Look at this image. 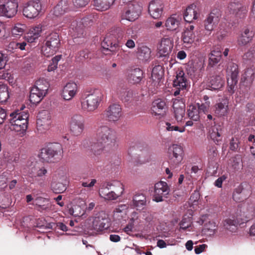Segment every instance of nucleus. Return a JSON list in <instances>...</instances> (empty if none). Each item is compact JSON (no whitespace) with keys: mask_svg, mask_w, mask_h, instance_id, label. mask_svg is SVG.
Instances as JSON below:
<instances>
[{"mask_svg":"<svg viewBox=\"0 0 255 255\" xmlns=\"http://www.w3.org/2000/svg\"><path fill=\"white\" fill-rule=\"evenodd\" d=\"M98 142L93 143L90 150L95 156L110 152L115 147L116 135L115 131L107 126H102L97 130Z\"/></svg>","mask_w":255,"mask_h":255,"instance_id":"f257e3e1","label":"nucleus"},{"mask_svg":"<svg viewBox=\"0 0 255 255\" xmlns=\"http://www.w3.org/2000/svg\"><path fill=\"white\" fill-rule=\"evenodd\" d=\"M255 216V209L252 206L249 211L243 212L240 215H237L236 218L233 217L232 218L225 219L223 222V225L226 229L234 232L236 231L239 225L249 221L253 219Z\"/></svg>","mask_w":255,"mask_h":255,"instance_id":"f03ea898","label":"nucleus"},{"mask_svg":"<svg viewBox=\"0 0 255 255\" xmlns=\"http://www.w3.org/2000/svg\"><path fill=\"white\" fill-rule=\"evenodd\" d=\"M102 100V94L99 91L85 94L80 98L81 110L84 112H92L98 109Z\"/></svg>","mask_w":255,"mask_h":255,"instance_id":"7ed1b4c3","label":"nucleus"},{"mask_svg":"<svg viewBox=\"0 0 255 255\" xmlns=\"http://www.w3.org/2000/svg\"><path fill=\"white\" fill-rule=\"evenodd\" d=\"M10 117V128L20 133L25 132L28 126V114L25 112L16 111L11 113Z\"/></svg>","mask_w":255,"mask_h":255,"instance_id":"20e7f679","label":"nucleus"},{"mask_svg":"<svg viewBox=\"0 0 255 255\" xmlns=\"http://www.w3.org/2000/svg\"><path fill=\"white\" fill-rule=\"evenodd\" d=\"M62 153V147L59 143H51L41 149L38 156L42 162H54L56 158H60Z\"/></svg>","mask_w":255,"mask_h":255,"instance_id":"39448f33","label":"nucleus"},{"mask_svg":"<svg viewBox=\"0 0 255 255\" xmlns=\"http://www.w3.org/2000/svg\"><path fill=\"white\" fill-rule=\"evenodd\" d=\"M60 46V40L58 33L52 32L46 36L44 45L41 48V52L44 56L49 57L59 50Z\"/></svg>","mask_w":255,"mask_h":255,"instance_id":"423d86ee","label":"nucleus"},{"mask_svg":"<svg viewBox=\"0 0 255 255\" xmlns=\"http://www.w3.org/2000/svg\"><path fill=\"white\" fill-rule=\"evenodd\" d=\"M209 103L200 104L195 103L189 105L187 108V115L190 120L198 121L206 114L209 113Z\"/></svg>","mask_w":255,"mask_h":255,"instance_id":"0eeeda50","label":"nucleus"},{"mask_svg":"<svg viewBox=\"0 0 255 255\" xmlns=\"http://www.w3.org/2000/svg\"><path fill=\"white\" fill-rule=\"evenodd\" d=\"M221 13L219 9H213L204 21L205 35L209 36L218 24Z\"/></svg>","mask_w":255,"mask_h":255,"instance_id":"6e6552de","label":"nucleus"},{"mask_svg":"<svg viewBox=\"0 0 255 255\" xmlns=\"http://www.w3.org/2000/svg\"><path fill=\"white\" fill-rule=\"evenodd\" d=\"M69 125L71 134L74 136H79L85 129V119L81 114H74L71 117Z\"/></svg>","mask_w":255,"mask_h":255,"instance_id":"1a4fd4ad","label":"nucleus"},{"mask_svg":"<svg viewBox=\"0 0 255 255\" xmlns=\"http://www.w3.org/2000/svg\"><path fill=\"white\" fill-rule=\"evenodd\" d=\"M173 86L175 88L174 95H184L187 88L190 86L189 82L182 70L177 72L176 79L173 81Z\"/></svg>","mask_w":255,"mask_h":255,"instance_id":"9d476101","label":"nucleus"},{"mask_svg":"<svg viewBox=\"0 0 255 255\" xmlns=\"http://www.w3.org/2000/svg\"><path fill=\"white\" fill-rule=\"evenodd\" d=\"M247 7L239 2H231L226 10V14L229 18L233 17L237 19H243L247 16Z\"/></svg>","mask_w":255,"mask_h":255,"instance_id":"9b49d317","label":"nucleus"},{"mask_svg":"<svg viewBox=\"0 0 255 255\" xmlns=\"http://www.w3.org/2000/svg\"><path fill=\"white\" fill-rule=\"evenodd\" d=\"M52 123V116L48 111L43 110L39 113L36 124L39 133H45L51 128Z\"/></svg>","mask_w":255,"mask_h":255,"instance_id":"f8f14e48","label":"nucleus"},{"mask_svg":"<svg viewBox=\"0 0 255 255\" xmlns=\"http://www.w3.org/2000/svg\"><path fill=\"white\" fill-rule=\"evenodd\" d=\"M123 115L121 106L117 104L110 105L103 113V118L110 122L118 121Z\"/></svg>","mask_w":255,"mask_h":255,"instance_id":"ddd939ff","label":"nucleus"},{"mask_svg":"<svg viewBox=\"0 0 255 255\" xmlns=\"http://www.w3.org/2000/svg\"><path fill=\"white\" fill-rule=\"evenodd\" d=\"M170 189L168 184L164 181H160L155 184L153 200L156 202L163 201V198H168Z\"/></svg>","mask_w":255,"mask_h":255,"instance_id":"4468645a","label":"nucleus"},{"mask_svg":"<svg viewBox=\"0 0 255 255\" xmlns=\"http://www.w3.org/2000/svg\"><path fill=\"white\" fill-rule=\"evenodd\" d=\"M41 9V3L40 0H30L25 4L23 14L28 18H34L38 16Z\"/></svg>","mask_w":255,"mask_h":255,"instance_id":"2eb2a0df","label":"nucleus"},{"mask_svg":"<svg viewBox=\"0 0 255 255\" xmlns=\"http://www.w3.org/2000/svg\"><path fill=\"white\" fill-rule=\"evenodd\" d=\"M142 7L137 2L129 3L125 8L122 17L128 21H133L136 19L141 13Z\"/></svg>","mask_w":255,"mask_h":255,"instance_id":"dca6fc26","label":"nucleus"},{"mask_svg":"<svg viewBox=\"0 0 255 255\" xmlns=\"http://www.w3.org/2000/svg\"><path fill=\"white\" fill-rule=\"evenodd\" d=\"M183 150L181 146L173 144L168 150L169 163L172 166H176L181 162L183 159Z\"/></svg>","mask_w":255,"mask_h":255,"instance_id":"f3484780","label":"nucleus"},{"mask_svg":"<svg viewBox=\"0 0 255 255\" xmlns=\"http://www.w3.org/2000/svg\"><path fill=\"white\" fill-rule=\"evenodd\" d=\"M18 6L16 0H7L0 4V14L7 18H12L17 13Z\"/></svg>","mask_w":255,"mask_h":255,"instance_id":"a211bd4d","label":"nucleus"},{"mask_svg":"<svg viewBox=\"0 0 255 255\" xmlns=\"http://www.w3.org/2000/svg\"><path fill=\"white\" fill-rule=\"evenodd\" d=\"M111 36L108 34L101 43L102 51L105 54H114L120 49L118 41L114 38L112 40Z\"/></svg>","mask_w":255,"mask_h":255,"instance_id":"6ab92c4d","label":"nucleus"},{"mask_svg":"<svg viewBox=\"0 0 255 255\" xmlns=\"http://www.w3.org/2000/svg\"><path fill=\"white\" fill-rule=\"evenodd\" d=\"M251 186L246 183L242 184L237 187L233 194V198L237 202L246 199L252 194Z\"/></svg>","mask_w":255,"mask_h":255,"instance_id":"aec40b11","label":"nucleus"},{"mask_svg":"<svg viewBox=\"0 0 255 255\" xmlns=\"http://www.w3.org/2000/svg\"><path fill=\"white\" fill-rule=\"evenodd\" d=\"M224 84L223 78L216 73L210 75L205 81L206 88L211 90H220L223 87Z\"/></svg>","mask_w":255,"mask_h":255,"instance_id":"412c9836","label":"nucleus"},{"mask_svg":"<svg viewBox=\"0 0 255 255\" xmlns=\"http://www.w3.org/2000/svg\"><path fill=\"white\" fill-rule=\"evenodd\" d=\"M47 173V170L44 166H40L38 163H35L29 168L28 175L32 179L33 181H38L40 178L42 179Z\"/></svg>","mask_w":255,"mask_h":255,"instance_id":"4be33fe9","label":"nucleus"},{"mask_svg":"<svg viewBox=\"0 0 255 255\" xmlns=\"http://www.w3.org/2000/svg\"><path fill=\"white\" fill-rule=\"evenodd\" d=\"M164 5L159 0H153L148 5V13L154 19L160 18L162 14Z\"/></svg>","mask_w":255,"mask_h":255,"instance_id":"5701e85b","label":"nucleus"},{"mask_svg":"<svg viewBox=\"0 0 255 255\" xmlns=\"http://www.w3.org/2000/svg\"><path fill=\"white\" fill-rule=\"evenodd\" d=\"M78 92V86L74 82L67 83L63 87L61 96L65 100H71Z\"/></svg>","mask_w":255,"mask_h":255,"instance_id":"b1692460","label":"nucleus"},{"mask_svg":"<svg viewBox=\"0 0 255 255\" xmlns=\"http://www.w3.org/2000/svg\"><path fill=\"white\" fill-rule=\"evenodd\" d=\"M173 46V42L170 38H162L158 47L159 56L166 58L171 52Z\"/></svg>","mask_w":255,"mask_h":255,"instance_id":"393cba45","label":"nucleus"},{"mask_svg":"<svg viewBox=\"0 0 255 255\" xmlns=\"http://www.w3.org/2000/svg\"><path fill=\"white\" fill-rule=\"evenodd\" d=\"M84 25L81 21L73 20L71 24L69 32L74 38L83 37L85 35Z\"/></svg>","mask_w":255,"mask_h":255,"instance_id":"a878e982","label":"nucleus"},{"mask_svg":"<svg viewBox=\"0 0 255 255\" xmlns=\"http://www.w3.org/2000/svg\"><path fill=\"white\" fill-rule=\"evenodd\" d=\"M254 36L253 31L248 28L244 29L237 39V42L240 46H245L250 43Z\"/></svg>","mask_w":255,"mask_h":255,"instance_id":"bb28decb","label":"nucleus"},{"mask_svg":"<svg viewBox=\"0 0 255 255\" xmlns=\"http://www.w3.org/2000/svg\"><path fill=\"white\" fill-rule=\"evenodd\" d=\"M255 68L253 65L252 67L246 69L244 74L241 78L242 82L246 87H250L255 79Z\"/></svg>","mask_w":255,"mask_h":255,"instance_id":"cd10ccee","label":"nucleus"},{"mask_svg":"<svg viewBox=\"0 0 255 255\" xmlns=\"http://www.w3.org/2000/svg\"><path fill=\"white\" fill-rule=\"evenodd\" d=\"M166 109V105L163 100L158 99L152 102L151 110L155 115H164Z\"/></svg>","mask_w":255,"mask_h":255,"instance_id":"c85d7f7f","label":"nucleus"},{"mask_svg":"<svg viewBox=\"0 0 255 255\" xmlns=\"http://www.w3.org/2000/svg\"><path fill=\"white\" fill-rule=\"evenodd\" d=\"M199 15L196 5L192 4L186 8L184 13V18L186 22L190 23L194 19H197Z\"/></svg>","mask_w":255,"mask_h":255,"instance_id":"c756f323","label":"nucleus"},{"mask_svg":"<svg viewBox=\"0 0 255 255\" xmlns=\"http://www.w3.org/2000/svg\"><path fill=\"white\" fill-rule=\"evenodd\" d=\"M33 205H35L36 209L41 212L50 210L51 206L48 199L41 197L35 199Z\"/></svg>","mask_w":255,"mask_h":255,"instance_id":"7c9ffc66","label":"nucleus"},{"mask_svg":"<svg viewBox=\"0 0 255 255\" xmlns=\"http://www.w3.org/2000/svg\"><path fill=\"white\" fill-rule=\"evenodd\" d=\"M145 196L141 193H136L133 197L130 206L135 208L137 210L142 209L146 205Z\"/></svg>","mask_w":255,"mask_h":255,"instance_id":"2f4dec72","label":"nucleus"},{"mask_svg":"<svg viewBox=\"0 0 255 255\" xmlns=\"http://www.w3.org/2000/svg\"><path fill=\"white\" fill-rule=\"evenodd\" d=\"M42 30L43 26L41 24H38L31 27L27 33V36H26L27 41L29 43L33 42L40 37Z\"/></svg>","mask_w":255,"mask_h":255,"instance_id":"473e14b6","label":"nucleus"},{"mask_svg":"<svg viewBox=\"0 0 255 255\" xmlns=\"http://www.w3.org/2000/svg\"><path fill=\"white\" fill-rule=\"evenodd\" d=\"M179 102V101H176L175 100L173 103V108L175 119L178 122H180L182 120L185 115V105L182 102H181V105H179L178 103Z\"/></svg>","mask_w":255,"mask_h":255,"instance_id":"72a5a7b5","label":"nucleus"},{"mask_svg":"<svg viewBox=\"0 0 255 255\" xmlns=\"http://www.w3.org/2000/svg\"><path fill=\"white\" fill-rule=\"evenodd\" d=\"M215 113L218 116H226L228 113L229 102L227 99H224L222 102L217 103L215 106Z\"/></svg>","mask_w":255,"mask_h":255,"instance_id":"f704fd0d","label":"nucleus"},{"mask_svg":"<svg viewBox=\"0 0 255 255\" xmlns=\"http://www.w3.org/2000/svg\"><path fill=\"white\" fill-rule=\"evenodd\" d=\"M143 71L139 68H135L131 70L128 75V79L130 82L133 84L139 83L143 78Z\"/></svg>","mask_w":255,"mask_h":255,"instance_id":"c9c22d12","label":"nucleus"},{"mask_svg":"<svg viewBox=\"0 0 255 255\" xmlns=\"http://www.w3.org/2000/svg\"><path fill=\"white\" fill-rule=\"evenodd\" d=\"M116 94L118 97L123 101H128L133 96V92L131 90H127L125 87H118L116 90Z\"/></svg>","mask_w":255,"mask_h":255,"instance_id":"e433bc0d","label":"nucleus"},{"mask_svg":"<svg viewBox=\"0 0 255 255\" xmlns=\"http://www.w3.org/2000/svg\"><path fill=\"white\" fill-rule=\"evenodd\" d=\"M115 0H94V6L99 11H105L113 4Z\"/></svg>","mask_w":255,"mask_h":255,"instance_id":"4c0bfd02","label":"nucleus"},{"mask_svg":"<svg viewBox=\"0 0 255 255\" xmlns=\"http://www.w3.org/2000/svg\"><path fill=\"white\" fill-rule=\"evenodd\" d=\"M151 50L146 46H141L137 48L136 56L141 61H147L150 57Z\"/></svg>","mask_w":255,"mask_h":255,"instance_id":"58836bf2","label":"nucleus"},{"mask_svg":"<svg viewBox=\"0 0 255 255\" xmlns=\"http://www.w3.org/2000/svg\"><path fill=\"white\" fill-rule=\"evenodd\" d=\"M44 96L45 95L38 91L36 88L32 87L30 92L29 100L31 104L36 105L42 100Z\"/></svg>","mask_w":255,"mask_h":255,"instance_id":"ea45409f","label":"nucleus"},{"mask_svg":"<svg viewBox=\"0 0 255 255\" xmlns=\"http://www.w3.org/2000/svg\"><path fill=\"white\" fill-rule=\"evenodd\" d=\"M107 219L101 218L100 217H96L93 222V229L96 231H102L104 229L108 228V226L106 225Z\"/></svg>","mask_w":255,"mask_h":255,"instance_id":"a19ab883","label":"nucleus"},{"mask_svg":"<svg viewBox=\"0 0 255 255\" xmlns=\"http://www.w3.org/2000/svg\"><path fill=\"white\" fill-rule=\"evenodd\" d=\"M99 194L102 198L107 200H115L119 197L107 186L102 188L99 191Z\"/></svg>","mask_w":255,"mask_h":255,"instance_id":"79ce46f5","label":"nucleus"},{"mask_svg":"<svg viewBox=\"0 0 255 255\" xmlns=\"http://www.w3.org/2000/svg\"><path fill=\"white\" fill-rule=\"evenodd\" d=\"M107 186L109 189L113 191L116 194L120 197L124 192V185L122 182L119 181H114L112 183H108Z\"/></svg>","mask_w":255,"mask_h":255,"instance_id":"37998d69","label":"nucleus"},{"mask_svg":"<svg viewBox=\"0 0 255 255\" xmlns=\"http://www.w3.org/2000/svg\"><path fill=\"white\" fill-rule=\"evenodd\" d=\"M222 130L219 126L214 125L209 130V134L210 138L214 142H218L221 140Z\"/></svg>","mask_w":255,"mask_h":255,"instance_id":"c03bdc74","label":"nucleus"},{"mask_svg":"<svg viewBox=\"0 0 255 255\" xmlns=\"http://www.w3.org/2000/svg\"><path fill=\"white\" fill-rule=\"evenodd\" d=\"M195 38L194 32L184 31L182 33L181 39L185 46H190L194 42Z\"/></svg>","mask_w":255,"mask_h":255,"instance_id":"a18cd8bd","label":"nucleus"},{"mask_svg":"<svg viewBox=\"0 0 255 255\" xmlns=\"http://www.w3.org/2000/svg\"><path fill=\"white\" fill-rule=\"evenodd\" d=\"M49 87V82L47 80L44 79H40L36 82V85L33 87L38 90L40 93L46 95Z\"/></svg>","mask_w":255,"mask_h":255,"instance_id":"49530a36","label":"nucleus"},{"mask_svg":"<svg viewBox=\"0 0 255 255\" xmlns=\"http://www.w3.org/2000/svg\"><path fill=\"white\" fill-rule=\"evenodd\" d=\"M221 52L212 50L209 55V65L213 67L219 62L221 59Z\"/></svg>","mask_w":255,"mask_h":255,"instance_id":"de8ad7c7","label":"nucleus"},{"mask_svg":"<svg viewBox=\"0 0 255 255\" xmlns=\"http://www.w3.org/2000/svg\"><path fill=\"white\" fill-rule=\"evenodd\" d=\"M227 72L229 78L238 79L239 70L238 66L233 62H230L228 64Z\"/></svg>","mask_w":255,"mask_h":255,"instance_id":"09e8293b","label":"nucleus"},{"mask_svg":"<svg viewBox=\"0 0 255 255\" xmlns=\"http://www.w3.org/2000/svg\"><path fill=\"white\" fill-rule=\"evenodd\" d=\"M64 179H66V177H64ZM67 181L66 179L64 180V182H52L51 184V187L54 192L57 193H62L66 189Z\"/></svg>","mask_w":255,"mask_h":255,"instance_id":"8fccbe9b","label":"nucleus"},{"mask_svg":"<svg viewBox=\"0 0 255 255\" xmlns=\"http://www.w3.org/2000/svg\"><path fill=\"white\" fill-rule=\"evenodd\" d=\"M179 21L173 16L169 17L165 22V26L167 30H174L177 28Z\"/></svg>","mask_w":255,"mask_h":255,"instance_id":"3c124183","label":"nucleus"},{"mask_svg":"<svg viewBox=\"0 0 255 255\" xmlns=\"http://www.w3.org/2000/svg\"><path fill=\"white\" fill-rule=\"evenodd\" d=\"M9 97L7 86L0 83V103L6 102Z\"/></svg>","mask_w":255,"mask_h":255,"instance_id":"603ef678","label":"nucleus"},{"mask_svg":"<svg viewBox=\"0 0 255 255\" xmlns=\"http://www.w3.org/2000/svg\"><path fill=\"white\" fill-rule=\"evenodd\" d=\"M25 38L26 39L23 41L19 40L16 42H13L11 43L10 45L14 47L15 49H20V50L28 49L30 45L28 44L29 42L27 41V37H25Z\"/></svg>","mask_w":255,"mask_h":255,"instance_id":"864d4df0","label":"nucleus"},{"mask_svg":"<svg viewBox=\"0 0 255 255\" xmlns=\"http://www.w3.org/2000/svg\"><path fill=\"white\" fill-rule=\"evenodd\" d=\"M165 128L169 131H178L180 132H183L185 130V127H179L174 124L168 122L165 123Z\"/></svg>","mask_w":255,"mask_h":255,"instance_id":"5fc2aeb1","label":"nucleus"},{"mask_svg":"<svg viewBox=\"0 0 255 255\" xmlns=\"http://www.w3.org/2000/svg\"><path fill=\"white\" fill-rule=\"evenodd\" d=\"M163 75V69L160 65H157L153 67L151 76L158 80L161 79Z\"/></svg>","mask_w":255,"mask_h":255,"instance_id":"6e6d98bb","label":"nucleus"},{"mask_svg":"<svg viewBox=\"0 0 255 255\" xmlns=\"http://www.w3.org/2000/svg\"><path fill=\"white\" fill-rule=\"evenodd\" d=\"M125 32V29L122 27H115L112 30L111 33H109L111 36H114V39L117 41L118 39L123 37Z\"/></svg>","mask_w":255,"mask_h":255,"instance_id":"4d7b16f0","label":"nucleus"},{"mask_svg":"<svg viewBox=\"0 0 255 255\" xmlns=\"http://www.w3.org/2000/svg\"><path fill=\"white\" fill-rule=\"evenodd\" d=\"M24 25L16 24L11 29V33L13 36L17 37L22 35L24 31Z\"/></svg>","mask_w":255,"mask_h":255,"instance_id":"13d9d810","label":"nucleus"},{"mask_svg":"<svg viewBox=\"0 0 255 255\" xmlns=\"http://www.w3.org/2000/svg\"><path fill=\"white\" fill-rule=\"evenodd\" d=\"M237 82L238 79H237L228 78L227 90L231 95L234 93Z\"/></svg>","mask_w":255,"mask_h":255,"instance_id":"bf43d9fd","label":"nucleus"},{"mask_svg":"<svg viewBox=\"0 0 255 255\" xmlns=\"http://www.w3.org/2000/svg\"><path fill=\"white\" fill-rule=\"evenodd\" d=\"M69 213L75 217H80L84 214V211L79 205H74L69 209Z\"/></svg>","mask_w":255,"mask_h":255,"instance_id":"052dcab7","label":"nucleus"},{"mask_svg":"<svg viewBox=\"0 0 255 255\" xmlns=\"http://www.w3.org/2000/svg\"><path fill=\"white\" fill-rule=\"evenodd\" d=\"M240 143L239 138L235 137H233L230 142L229 148L233 151H237L239 149V144Z\"/></svg>","mask_w":255,"mask_h":255,"instance_id":"680f3d73","label":"nucleus"},{"mask_svg":"<svg viewBox=\"0 0 255 255\" xmlns=\"http://www.w3.org/2000/svg\"><path fill=\"white\" fill-rule=\"evenodd\" d=\"M243 58L246 61H250L251 63H255V54L251 50L244 54Z\"/></svg>","mask_w":255,"mask_h":255,"instance_id":"e2e57ef3","label":"nucleus"},{"mask_svg":"<svg viewBox=\"0 0 255 255\" xmlns=\"http://www.w3.org/2000/svg\"><path fill=\"white\" fill-rule=\"evenodd\" d=\"M62 7L63 10H64L66 12L69 10V2L68 0H61L57 4V8Z\"/></svg>","mask_w":255,"mask_h":255,"instance_id":"0e129e2a","label":"nucleus"},{"mask_svg":"<svg viewBox=\"0 0 255 255\" xmlns=\"http://www.w3.org/2000/svg\"><path fill=\"white\" fill-rule=\"evenodd\" d=\"M90 0H73L74 5L79 7L85 6L88 4Z\"/></svg>","mask_w":255,"mask_h":255,"instance_id":"69168bd1","label":"nucleus"},{"mask_svg":"<svg viewBox=\"0 0 255 255\" xmlns=\"http://www.w3.org/2000/svg\"><path fill=\"white\" fill-rule=\"evenodd\" d=\"M7 61V56L5 54L0 52V69L4 68Z\"/></svg>","mask_w":255,"mask_h":255,"instance_id":"338daca9","label":"nucleus"},{"mask_svg":"<svg viewBox=\"0 0 255 255\" xmlns=\"http://www.w3.org/2000/svg\"><path fill=\"white\" fill-rule=\"evenodd\" d=\"M227 178L225 175L219 177L215 182V185L219 188L222 187L223 182Z\"/></svg>","mask_w":255,"mask_h":255,"instance_id":"774afa93","label":"nucleus"}]
</instances>
